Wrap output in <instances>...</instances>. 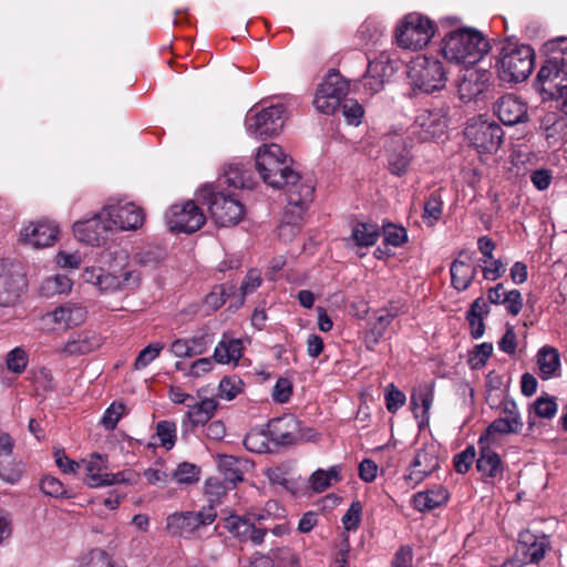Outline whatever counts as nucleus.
<instances>
[{
    "label": "nucleus",
    "mask_w": 567,
    "mask_h": 567,
    "mask_svg": "<svg viewBox=\"0 0 567 567\" xmlns=\"http://www.w3.org/2000/svg\"><path fill=\"white\" fill-rule=\"evenodd\" d=\"M292 159L278 144H264L256 155V168L262 182L274 188H285L287 197L292 188L311 185L302 181L299 173L291 168Z\"/></svg>",
    "instance_id": "obj_1"
},
{
    "label": "nucleus",
    "mask_w": 567,
    "mask_h": 567,
    "mask_svg": "<svg viewBox=\"0 0 567 567\" xmlns=\"http://www.w3.org/2000/svg\"><path fill=\"white\" fill-rule=\"evenodd\" d=\"M488 49V42L480 32L457 30L445 38L442 53L450 62L472 65L478 62Z\"/></svg>",
    "instance_id": "obj_2"
},
{
    "label": "nucleus",
    "mask_w": 567,
    "mask_h": 567,
    "mask_svg": "<svg viewBox=\"0 0 567 567\" xmlns=\"http://www.w3.org/2000/svg\"><path fill=\"white\" fill-rule=\"evenodd\" d=\"M82 278L101 292L134 289L141 282V274L131 264L110 265L107 268L86 267L82 272Z\"/></svg>",
    "instance_id": "obj_3"
},
{
    "label": "nucleus",
    "mask_w": 567,
    "mask_h": 567,
    "mask_svg": "<svg viewBox=\"0 0 567 567\" xmlns=\"http://www.w3.org/2000/svg\"><path fill=\"white\" fill-rule=\"evenodd\" d=\"M534 66V50L529 45L507 43L503 45L497 62L502 81L518 83L525 81Z\"/></svg>",
    "instance_id": "obj_4"
},
{
    "label": "nucleus",
    "mask_w": 567,
    "mask_h": 567,
    "mask_svg": "<svg viewBox=\"0 0 567 567\" xmlns=\"http://www.w3.org/2000/svg\"><path fill=\"white\" fill-rule=\"evenodd\" d=\"M198 197L207 205L217 226H235L245 215V208L238 199L218 190L214 185H204L198 190Z\"/></svg>",
    "instance_id": "obj_5"
},
{
    "label": "nucleus",
    "mask_w": 567,
    "mask_h": 567,
    "mask_svg": "<svg viewBox=\"0 0 567 567\" xmlns=\"http://www.w3.org/2000/svg\"><path fill=\"white\" fill-rule=\"evenodd\" d=\"M435 33L434 23L425 16L411 12L395 27V40L400 48L412 51L424 49Z\"/></svg>",
    "instance_id": "obj_6"
},
{
    "label": "nucleus",
    "mask_w": 567,
    "mask_h": 567,
    "mask_svg": "<svg viewBox=\"0 0 567 567\" xmlns=\"http://www.w3.org/2000/svg\"><path fill=\"white\" fill-rule=\"evenodd\" d=\"M313 192L312 185H300L298 189L292 188L289 193L284 218L278 227V236L281 240L290 241L299 234L300 223L313 199Z\"/></svg>",
    "instance_id": "obj_7"
},
{
    "label": "nucleus",
    "mask_w": 567,
    "mask_h": 567,
    "mask_svg": "<svg viewBox=\"0 0 567 567\" xmlns=\"http://www.w3.org/2000/svg\"><path fill=\"white\" fill-rule=\"evenodd\" d=\"M408 76L415 87L426 93L439 91L446 83V72L442 62L427 56H417L412 61Z\"/></svg>",
    "instance_id": "obj_8"
},
{
    "label": "nucleus",
    "mask_w": 567,
    "mask_h": 567,
    "mask_svg": "<svg viewBox=\"0 0 567 567\" xmlns=\"http://www.w3.org/2000/svg\"><path fill=\"white\" fill-rule=\"evenodd\" d=\"M464 135L478 153L493 154L501 147L504 132L497 123L476 117L468 121Z\"/></svg>",
    "instance_id": "obj_9"
},
{
    "label": "nucleus",
    "mask_w": 567,
    "mask_h": 567,
    "mask_svg": "<svg viewBox=\"0 0 567 567\" xmlns=\"http://www.w3.org/2000/svg\"><path fill=\"white\" fill-rule=\"evenodd\" d=\"M103 227L111 230H135L144 224L143 209L134 203H116L100 212Z\"/></svg>",
    "instance_id": "obj_10"
},
{
    "label": "nucleus",
    "mask_w": 567,
    "mask_h": 567,
    "mask_svg": "<svg viewBox=\"0 0 567 567\" xmlns=\"http://www.w3.org/2000/svg\"><path fill=\"white\" fill-rule=\"evenodd\" d=\"M165 217L169 230L175 233H195L206 221L205 214L193 200L172 205Z\"/></svg>",
    "instance_id": "obj_11"
},
{
    "label": "nucleus",
    "mask_w": 567,
    "mask_h": 567,
    "mask_svg": "<svg viewBox=\"0 0 567 567\" xmlns=\"http://www.w3.org/2000/svg\"><path fill=\"white\" fill-rule=\"evenodd\" d=\"M347 92V82L338 72L331 71L319 85L313 104L320 113L332 114L341 105Z\"/></svg>",
    "instance_id": "obj_12"
},
{
    "label": "nucleus",
    "mask_w": 567,
    "mask_h": 567,
    "mask_svg": "<svg viewBox=\"0 0 567 567\" xmlns=\"http://www.w3.org/2000/svg\"><path fill=\"white\" fill-rule=\"evenodd\" d=\"M282 105H271L256 113H248L246 117V130L256 138L271 137L278 134L284 126Z\"/></svg>",
    "instance_id": "obj_13"
},
{
    "label": "nucleus",
    "mask_w": 567,
    "mask_h": 567,
    "mask_svg": "<svg viewBox=\"0 0 567 567\" xmlns=\"http://www.w3.org/2000/svg\"><path fill=\"white\" fill-rule=\"evenodd\" d=\"M440 468V458L437 454V447L435 444H427L416 450L414 457L412 458L404 481L406 484L414 488L434 472Z\"/></svg>",
    "instance_id": "obj_14"
},
{
    "label": "nucleus",
    "mask_w": 567,
    "mask_h": 567,
    "mask_svg": "<svg viewBox=\"0 0 567 567\" xmlns=\"http://www.w3.org/2000/svg\"><path fill=\"white\" fill-rule=\"evenodd\" d=\"M537 82L542 93L548 99H563L567 95V65L558 59H549L540 68Z\"/></svg>",
    "instance_id": "obj_15"
},
{
    "label": "nucleus",
    "mask_w": 567,
    "mask_h": 567,
    "mask_svg": "<svg viewBox=\"0 0 567 567\" xmlns=\"http://www.w3.org/2000/svg\"><path fill=\"white\" fill-rule=\"evenodd\" d=\"M86 483L91 487L113 485L117 483L133 484L136 482V474L131 471H123L115 474L107 473V460L100 454H92L85 465Z\"/></svg>",
    "instance_id": "obj_16"
},
{
    "label": "nucleus",
    "mask_w": 567,
    "mask_h": 567,
    "mask_svg": "<svg viewBox=\"0 0 567 567\" xmlns=\"http://www.w3.org/2000/svg\"><path fill=\"white\" fill-rule=\"evenodd\" d=\"M216 517L212 506L199 512L175 513L167 517L166 528L173 535L188 536L202 526L210 525Z\"/></svg>",
    "instance_id": "obj_17"
},
{
    "label": "nucleus",
    "mask_w": 567,
    "mask_h": 567,
    "mask_svg": "<svg viewBox=\"0 0 567 567\" xmlns=\"http://www.w3.org/2000/svg\"><path fill=\"white\" fill-rule=\"evenodd\" d=\"M446 118L442 110H423L410 126V134L419 142H427L441 137L446 130Z\"/></svg>",
    "instance_id": "obj_18"
},
{
    "label": "nucleus",
    "mask_w": 567,
    "mask_h": 567,
    "mask_svg": "<svg viewBox=\"0 0 567 567\" xmlns=\"http://www.w3.org/2000/svg\"><path fill=\"white\" fill-rule=\"evenodd\" d=\"M196 395L197 401L187 403L188 410L182 421L183 435L208 423L218 410L219 403L216 399L202 396V390H198Z\"/></svg>",
    "instance_id": "obj_19"
},
{
    "label": "nucleus",
    "mask_w": 567,
    "mask_h": 567,
    "mask_svg": "<svg viewBox=\"0 0 567 567\" xmlns=\"http://www.w3.org/2000/svg\"><path fill=\"white\" fill-rule=\"evenodd\" d=\"M59 235V227L50 220L29 223L20 231V238L24 244L34 248H43L53 245Z\"/></svg>",
    "instance_id": "obj_20"
},
{
    "label": "nucleus",
    "mask_w": 567,
    "mask_h": 567,
    "mask_svg": "<svg viewBox=\"0 0 567 567\" xmlns=\"http://www.w3.org/2000/svg\"><path fill=\"white\" fill-rule=\"evenodd\" d=\"M523 426L524 423L516 403L507 400L503 402L501 416L488 425L484 437L489 440L494 434H517L523 430Z\"/></svg>",
    "instance_id": "obj_21"
},
{
    "label": "nucleus",
    "mask_w": 567,
    "mask_h": 567,
    "mask_svg": "<svg viewBox=\"0 0 567 567\" xmlns=\"http://www.w3.org/2000/svg\"><path fill=\"white\" fill-rule=\"evenodd\" d=\"M489 81V73L483 69H465L457 83L460 99L470 102L483 93Z\"/></svg>",
    "instance_id": "obj_22"
},
{
    "label": "nucleus",
    "mask_w": 567,
    "mask_h": 567,
    "mask_svg": "<svg viewBox=\"0 0 567 567\" xmlns=\"http://www.w3.org/2000/svg\"><path fill=\"white\" fill-rule=\"evenodd\" d=\"M548 548L549 540L546 536H537L526 530L519 534L516 553L517 557L529 565L540 561Z\"/></svg>",
    "instance_id": "obj_23"
},
{
    "label": "nucleus",
    "mask_w": 567,
    "mask_h": 567,
    "mask_svg": "<svg viewBox=\"0 0 567 567\" xmlns=\"http://www.w3.org/2000/svg\"><path fill=\"white\" fill-rule=\"evenodd\" d=\"M489 440L481 436L478 441L480 457L476 461V467L482 475L489 478L493 483L503 480L504 464L499 455L488 446Z\"/></svg>",
    "instance_id": "obj_24"
},
{
    "label": "nucleus",
    "mask_w": 567,
    "mask_h": 567,
    "mask_svg": "<svg viewBox=\"0 0 567 567\" xmlns=\"http://www.w3.org/2000/svg\"><path fill=\"white\" fill-rule=\"evenodd\" d=\"M494 113L503 124L515 125L527 118V106L516 95L506 94L495 102Z\"/></svg>",
    "instance_id": "obj_25"
},
{
    "label": "nucleus",
    "mask_w": 567,
    "mask_h": 567,
    "mask_svg": "<svg viewBox=\"0 0 567 567\" xmlns=\"http://www.w3.org/2000/svg\"><path fill=\"white\" fill-rule=\"evenodd\" d=\"M394 68L388 55L381 54L369 62L365 75L362 79L363 87L371 94L382 90L386 79L393 74Z\"/></svg>",
    "instance_id": "obj_26"
},
{
    "label": "nucleus",
    "mask_w": 567,
    "mask_h": 567,
    "mask_svg": "<svg viewBox=\"0 0 567 567\" xmlns=\"http://www.w3.org/2000/svg\"><path fill=\"white\" fill-rule=\"evenodd\" d=\"M101 346V338L90 331H82L71 336L56 351L64 357H78L87 354Z\"/></svg>",
    "instance_id": "obj_27"
},
{
    "label": "nucleus",
    "mask_w": 567,
    "mask_h": 567,
    "mask_svg": "<svg viewBox=\"0 0 567 567\" xmlns=\"http://www.w3.org/2000/svg\"><path fill=\"white\" fill-rule=\"evenodd\" d=\"M268 431L271 439L282 445L292 444L300 439L299 422L291 415L271 420Z\"/></svg>",
    "instance_id": "obj_28"
},
{
    "label": "nucleus",
    "mask_w": 567,
    "mask_h": 567,
    "mask_svg": "<svg viewBox=\"0 0 567 567\" xmlns=\"http://www.w3.org/2000/svg\"><path fill=\"white\" fill-rule=\"evenodd\" d=\"M103 218H100V213L95 214L92 218L76 221L73 225V233L78 240L90 244L92 246L100 245L106 231L110 228L103 227Z\"/></svg>",
    "instance_id": "obj_29"
},
{
    "label": "nucleus",
    "mask_w": 567,
    "mask_h": 567,
    "mask_svg": "<svg viewBox=\"0 0 567 567\" xmlns=\"http://www.w3.org/2000/svg\"><path fill=\"white\" fill-rule=\"evenodd\" d=\"M388 163L390 172L396 176L405 174L411 163L410 152L403 138L399 135L390 138L388 144Z\"/></svg>",
    "instance_id": "obj_30"
},
{
    "label": "nucleus",
    "mask_w": 567,
    "mask_h": 567,
    "mask_svg": "<svg viewBox=\"0 0 567 567\" xmlns=\"http://www.w3.org/2000/svg\"><path fill=\"white\" fill-rule=\"evenodd\" d=\"M538 375L543 380L560 377L561 362L559 351L551 346L542 347L536 354Z\"/></svg>",
    "instance_id": "obj_31"
},
{
    "label": "nucleus",
    "mask_w": 567,
    "mask_h": 567,
    "mask_svg": "<svg viewBox=\"0 0 567 567\" xmlns=\"http://www.w3.org/2000/svg\"><path fill=\"white\" fill-rule=\"evenodd\" d=\"M48 317L61 328H70L82 323L86 318V309L75 303H64L52 312Z\"/></svg>",
    "instance_id": "obj_32"
},
{
    "label": "nucleus",
    "mask_w": 567,
    "mask_h": 567,
    "mask_svg": "<svg viewBox=\"0 0 567 567\" xmlns=\"http://www.w3.org/2000/svg\"><path fill=\"white\" fill-rule=\"evenodd\" d=\"M251 467L249 461L233 455H218V468L225 481L234 486L244 480V474Z\"/></svg>",
    "instance_id": "obj_33"
},
{
    "label": "nucleus",
    "mask_w": 567,
    "mask_h": 567,
    "mask_svg": "<svg viewBox=\"0 0 567 567\" xmlns=\"http://www.w3.org/2000/svg\"><path fill=\"white\" fill-rule=\"evenodd\" d=\"M243 341L226 336L217 343L214 351V360L221 364L237 363L243 355Z\"/></svg>",
    "instance_id": "obj_34"
},
{
    "label": "nucleus",
    "mask_w": 567,
    "mask_h": 567,
    "mask_svg": "<svg viewBox=\"0 0 567 567\" xmlns=\"http://www.w3.org/2000/svg\"><path fill=\"white\" fill-rule=\"evenodd\" d=\"M449 499V493L443 486L419 492L413 496V506L420 512L432 511L444 505Z\"/></svg>",
    "instance_id": "obj_35"
},
{
    "label": "nucleus",
    "mask_w": 567,
    "mask_h": 567,
    "mask_svg": "<svg viewBox=\"0 0 567 567\" xmlns=\"http://www.w3.org/2000/svg\"><path fill=\"white\" fill-rule=\"evenodd\" d=\"M169 350L178 358L195 357L206 351V340L204 337L176 339L172 342Z\"/></svg>",
    "instance_id": "obj_36"
},
{
    "label": "nucleus",
    "mask_w": 567,
    "mask_h": 567,
    "mask_svg": "<svg viewBox=\"0 0 567 567\" xmlns=\"http://www.w3.org/2000/svg\"><path fill=\"white\" fill-rule=\"evenodd\" d=\"M476 274L475 267L464 260L455 259L451 265V279L455 289L466 290Z\"/></svg>",
    "instance_id": "obj_37"
},
{
    "label": "nucleus",
    "mask_w": 567,
    "mask_h": 567,
    "mask_svg": "<svg viewBox=\"0 0 567 567\" xmlns=\"http://www.w3.org/2000/svg\"><path fill=\"white\" fill-rule=\"evenodd\" d=\"M224 182L236 188H250L254 184L250 173L240 163H231L225 171Z\"/></svg>",
    "instance_id": "obj_38"
},
{
    "label": "nucleus",
    "mask_w": 567,
    "mask_h": 567,
    "mask_svg": "<svg viewBox=\"0 0 567 567\" xmlns=\"http://www.w3.org/2000/svg\"><path fill=\"white\" fill-rule=\"evenodd\" d=\"M341 467L339 465L331 466L328 471L317 470L310 476V486L315 492H323L329 488L333 482H339Z\"/></svg>",
    "instance_id": "obj_39"
},
{
    "label": "nucleus",
    "mask_w": 567,
    "mask_h": 567,
    "mask_svg": "<svg viewBox=\"0 0 567 567\" xmlns=\"http://www.w3.org/2000/svg\"><path fill=\"white\" fill-rule=\"evenodd\" d=\"M434 394L431 385H423L411 394V404L415 416H419V409L422 408V417L427 419V413L433 404Z\"/></svg>",
    "instance_id": "obj_40"
},
{
    "label": "nucleus",
    "mask_w": 567,
    "mask_h": 567,
    "mask_svg": "<svg viewBox=\"0 0 567 567\" xmlns=\"http://www.w3.org/2000/svg\"><path fill=\"white\" fill-rule=\"evenodd\" d=\"M443 212V199L441 190H435L430 194L424 203V209L422 214L423 221L427 226H433L442 217Z\"/></svg>",
    "instance_id": "obj_41"
},
{
    "label": "nucleus",
    "mask_w": 567,
    "mask_h": 567,
    "mask_svg": "<svg viewBox=\"0 0 567 567\" xmlns=\"http://www.w3.org/2000/svg\"><path fill=\"white\" fill-rule=\"evenodd\" d=\"M19 295L18 280L7 275L4 267L0 265V303L9 305L14 302Z\"/></svg>",
    "instance_id": "obj_42"
},
{
    "label": "nucleus",
    "mask_w": 567,
    "mask_h": 567,
    "mask_svg": "<svg viewBox=\"0 0 567 567\" xmlns=\"http://www.w3.org/2000/svg\"><path fill=\"white\" fill-rule=\"evenodd\" d=\"M172 480L179 485H193L199 481L200 467L196 464L183 462L171 472Z\"/></svg>",
    "instance_id": "obj_43"
},
{
    "label": "nucleus",
    "mask_w": 567,
    "mask_h": 567,
    "mask_svg": "<svg viewBox=\"0 0 567 567\" xmlns=\"http://www.w3.org/2000/svg\"><path fill=\"white\" fill-rule=\"evenodd\" d=\"M72 289V280L64 275H55L47 278L41 284V292L44 296L66 293Z\"/></svg>",
    "instance_id": "obj_44"
},
{
    "label": "nucleus",
    "mask_w": 567,
    "mask_h": 567,
    "mask_svg": "<svg viewBox=\"0 0 567 567\" xmlns=\"http://www.w3.org/2000/svg\"><path fill=\"white\" fill-rule=\"evenodd\" d=\"M214 368L213 360L210 358H202L194 361L189 367H185L182 362L175 363V369L182 371L185 377L200 378L202 375L210 372Z\"/></svg>",
    "instance_id": "obj_45"
},
{
    "label": "nucleus",
    "mask_w": 567,
    "mask_h": 567,
    "mask_svg": "<svg viewBox=\"0 0 567 567\" xmlns=\"http://www.w3.org/2000/svg\"><path fill=\"white\" fill-rule=\"evenodd\" d=\"M352 238L359 246H372L379 238L378 228L371 224H358L352 229Z\"/></svg>",
    "instance_id": "obj_46"
},
{
    "label": "nucleus",
    "mask_w": 567,
    "mask_h": 567,
    "mask_svg": "<svg viewBox=\"0 0 567 567\" xmlns=\"http://www.w3.org/2000/svg\"><path fill=\"white\" fill-rule=\"evenodd\" d=\"M251 524L247 517L237 514H230L224 519V527L241 542L247 536Z\"/></svg>",
    "instance_id": "obj_47"
},
{
    "label": "nucleus",
    "mask_w": 567,
    "mask_h": 567,
    "mask_svg": "<svg viewBox=\"0 0 567 567\" xmlns=\"http://www.w3.org/2000/svg\"><path fill=\"white\" fill-rule=\"evenodd\" d=\"M22 472L21 464L12 455L8 458H0V480L3 482L16 484L20 480Z\"/></svg>",
    "instance_id": "obj_48"
},
{
    "label": "nucleus",
    "mask_w": 567,
    "mask_h": 567,
    "mask_svg": "<svg viewBox=\"0 0 567 567\" xmlns=\"http://www.w3.org/2000/svg\"><path fill=\"white\" fill-rule=\"evenodd\" d=\"M557 412V403L555 398L542 395L537 398L529 406V414L534 413L538 417L551 419Z\"/></svg>",
    "instance_id": "obj_49"
},
{
    "label": "nucleus",
    "mask_w": 567,
    "mask_h": 567,
    "mask_svg": "<svg viewBox=\"0 0 567 567\" xmlns=\"http://www.w3.org/2000/svg\"><path fill=\"white\" fill-rule=\"evenodd\" d=\"M164 259V251L158 247H147L135 255V261L141 267L156 268Z\"/></svg>",
    "instance_id": "obj_50"
},
{
    "label": "nucleus",
    "mask_w": 567,
    "mask_h": 567,
    "mask_svg": "<svg viewBox=\"0 0 567 567\" xmlns=\"http://www.w3.org/2000/svg\"><path fill=\"white\" fill-rule=\"evenodd\" d=\"M243 390V381L238 377H225L218 385V396L230 401Z\"/></svg>",
    "instance_id": "obj_51"
},
{
    "label": "nucleus",
    "mask_w": 567,
    "mask_h": 567,
    "mask_svg": "<svg viewBox=\"0 0 567 567\" xmlns=\"http://www.w3.org/2000/svg\"><path fill=\"white\" fill-rule=\"evenodd\" d=\"M228 486L217 477H209L205 482V494L210 503L209 506L214 508L215 504L220 503L221 498L226 495Z\"/></svg>",
    "instance_id": "obj_52"
},
{
    "label": "nucleus",
    "mask_w": 567,
    "mask_h": 567,
    "mask_svg": "<svg viewBox=\"0 0 567 567\" xmlns=\"http://www.w3.org/2000/svg\"><path fill=\"white\" fill-rule=\"evenodd\" d=\"M339 107L349 124L359 125L361 123L364 111L358 101L352 99L343 100Z\"/></svg>",
    "instance_id": "obj_53"
},
{
    "label": "nucleus",
    "mask_w": 567,
    "mask_h": 567,
    "mask_svg": "<svg viewBox=\"0 0 567 567\" xmlns=\"http://www.w3.org/2000/svg\"><path fill=\"white\" fill-rule=\"evenodd\" d=\"M6 364L9 371L17 374L22 373L28 365L27 352L20 347L12 349L7 354Z\"/></svg>",
    "instance_id": "obj_54"
},
{
    "label": "nucleus",
    "mask_w": 567,
    "mask_h": 567,
    "mask_svg": "<svg viewBox=\"0 0 567 567\" xmlns=\"http://www.w3.org/2000/svg\"><path fill=\"white\" fill-rule=\"evenodd\" d=\"M163 349L164 344L162 342H154L145 347L135 359L134 369L141 370L146 368L159 355Z\"/></svg>",
    "instance_id": "obj_55"
},
{
    "label": "nucleus",
    "mask_w": 567,
    "mask_h": 567,
    "mask_svg": "<svg viewBox=\"0 0 567 567\" xmlns=\"http://www.w3.org/2000/svg\"><path fill=\"white\" fill-rule=\"evenodd\" d=\"M156 433L162 446L171 450L176 442V424L172 421H161L157 423Z\"/></svg>",
    "instance_id": "obj_56"
},
{
    "label": "nucleus",
    "mask_w": 567,
    "mask_h": 567,
    "mask_svg": "<svg viewBox=\"0 0 567 567\" xmlns=\"http://www.w3.org/2000/svg\"><path fill=\"white\" fill-rule=\"evenodd\" d=\"M126 414V406L121 402H113L104 412L101 423L106 430H114L117 422Z\"/></svg>",
    "instance_id": "obj_57"
},
{
    "label": "nucleus",
    "mask_w": 567,
    "mask_h": 567,
    "mask_svg": "<svg viewBox=\"0 0 567 567\" xmlns=\"http://www.w3.org/2000/svg\"><path fill=\"white\" fill-rule=\"evenodd\" d=\"M405 394L400 391L393 383L385 388V404L391 413H395L401 406L405 404Z\"/></svg>",
    "instance_id": "obj_58"
},
{
    "label": "nucleus",
    "mask_w": 567,
    "mask_h": 567,
    "mask_svg": "<svg viewBox=\"0 0 567 567\" xmlns=\"http://www.w3.org/2000/svg\"><path fill=\"white\" fill-rule=\"evenodd\" d=\"M362 505L360 502H352L342 517V524L347 530H354L361 522Z\"/></svg>",
    "instance_id": "obj_59"
},
{
    "label": "nucleus",
    "mask_w": 567,
    "mask_h": 567,
    "mask_svg": "<svg viewBox=\"0 0 567 567\" xmlns=\"http://www.w3.org/2000/svg\"><path fill=\"white\" fill-rule=\"evenodd\" d=\"M475 460V449L470 446L465 449L463 452L456 454L454 456L453 463L454 468L460 474H465L471 468L473 462Z\"/></svg>",
    "instance_id": "obj_60"
},
{
    "label": "nucleus",
    "mask_w": 567,
    "mask_h": 567,
    "mask_svg": "<svg viewBox=\"0 0 567 567\" xmlns=\"http://www.w3.org/2000/svg\"><path fill=\"white\" fill-rule=\"evenodd\" d=\"M408 240L405 228L395 225L384 227V241L388 245L399 247Z\"/></svg>",
    "instance_id": "obj_61"
},
{
    "label": "nucleus",
    "mask_w": 567,
    "mask_h": 567,
    "mask_svg": "<svg viewBox=\"0 0 567 567\" xmlns=\"http://www.w3.org/2000/svg\"><path fill=\"white\" fill-rule=\"evenodd\" d=\"M502 305L505 306L508 313L517 316L523 308V297L517 289H513L506 292Z\"/></svg>",
    "instance_id": "obj_62"
},
{
    "label": "nucleus",
    "mask_w": 567,
    "mask_h": 567,
    "mask_svg": "<svg viewBox=\"0 0 567 567\" xmlns=\"http://www.w3.org/2000/svg\"><path fill=\"white\" fill-rule=\"evenodd\" d=\"M55 262L61 268L76 269L82 264V257L79 252L60 250L55 256Z\"/></svg>",
    "instance_id": "obj_63"
},
{
    "label": "nucleus",
    "mask_w": 567,
    "mask_h": 567,
    "mask_svg": "<svg viewBox=\"0 0 567 567\" xmlns=\"http://www.w3.org/2000/svg\"><path fill=\"white\" fill-rule=\"evenodd\" d=\"M492 353H493L492 343L484 342V343L477 344V346H475V348L471 354L470 361L473 363L474 367H482L486 363L487 359L492 355Z\"/></svg>",
    "instance_id": "obj_64"
}]
</instances>
